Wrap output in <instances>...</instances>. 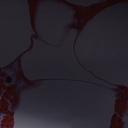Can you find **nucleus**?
<instances>
[{
  "label": "nucleus",
  "mask_w": 128,
  "mask_h": 128,
  "mask_svg": "<svg viewBox=\"0 0 128 128\" xmlns=\"http://www.w3.org/2000/svg\"><path fill=\"white\" fill-rule=\"evenodd\" d=\"M4 72H8V69L5 70H4Z\"/></svg>",
  "instance_id": "obj_10"
},
{
  "label": "nucleus",
  "mask_w": 128,
  "mask_h": 128,
  "mask_svg": "<svg viewBox=\"0 0 128 128\" xmlns=\"http://www.w3.org/2000/svg\"><path fill=\"white\" fill-rule=\"evenodd\" d=\"M110 115H108L107 116H106V122L104 124V126L102 128H108V124H110Z\"/></svg>",
  "instance_id": "obj_1"
},
{
  "label": "nucleus",
  "mask_w": 128,
  "mask_h": 128,
  "mask_svg": "<svg viewBox=\"0 0 128 128\" xmlns=\"http://www.w3.org/2000/svg\"><path fill=\"white\" fill-rule=\"evenodd\" d=\"M6 84V86H10V84H14V80H12V82H10V81H6L5 82Z\"/></svg>",
  "instance_id": "obj_5"
},
{
  "label": "nucleus",
  "mask_w": 128,
  "mask_h": 128,
  "mask_svg": "<svg viewBox=\"0 0 128 128\" xmlns=\"http://www.w3.org/2000/svg\"><path fill=\"white\" fill-rule=\"evenodd\" d=\"M124 84H126V86H128V83H125Z\"/></svg>",
  "instance_id": "obj_8"
},
{
  "label": "nucleus",
  "mask_w": 128,
  "mask_h": 128,
  "mask_svg": "<svg viewBox=\"0 0 128 128\" xmlns=\"http://www.w3.org/2000/svg\"><path fill=\"white\" fill-rule=\"evenodd\" d=\"M20 82H24V80H21Z\"/></svg>",
  "instance_id": "obj_7"
},
{
  "label": "nucleus",
  "mask_w": 128,
  "mask_h": 128,
  "mask_svg": "<svg viewBox=\"0 0 128 128\" xmlns=\"http://www.w3.org/2000/svg\"><path fill=\"white\" fill-rule=\"evenodd\" d=\"M18 110V108H16V110Z\"/></svg>",
  "instance_id": "obj_11"
},
{
  "label": "nucleus",
  "mask_w": 128,
  "mask_h": 128,
  "mask_svg": "<svg viewBox=\"0 0 128 128\" xmlns=\"http://www.w3.org/2000/svg\"><path fill=\"white\" fill-rule=\"evenodd\" d=\"M15 82H16V84H18V80H15Z\"/></svg>",
  "instance_id": "obj_6"
},
{
  "label": "nucleus",
  "mask_w": 128,
  "mask_h": 128,
  "mask_svg": "<svg viewBox=\"0 0 128 128\" xmlns=\"http://www.w3.org/2000/svg\"><path fill=\"white\" fill-rule=\"evenodd\" d=\"M8 108H10V110H16V108H14L12 106V104H10L8 105Z\"/></svg>",
  "instance_id": "obj_4"
},
{
  "label": "nucleus",
  "mask_w": 128,
  "mask_h": 128,
  "mask_svg": "<svg viewBox=\"0 0 128 128\" xmlns=\"http://www.w3.org/2000/svg\"><path fill=\"white\" fill-rule=\"evenodd\" d=\"M6 112L0 111V122L2 119H4L6 118Z\"/></svg>",
  "instance_id": "obj_2"
},
{
  "label": "nucleus",
  "mask_w": 128,
  "mask_h": 128,
  "mask_svg": "<svg viewBox=\"0 0 128 128\" xmlns=\"http://www.w3.org/2000/svg\"><path fill=\"white\" fill-rule=\"evenodd\" d=\"M8 66V65H0V66Z\"/></svg>",
  "instance_id": "obj_9"
},
{
  "label": "nucleus",
  "mask_w": 128,
  "mask_h": 128,
  "mask_svg": "<svg viewBox=\"0 0 128 128\" xmlns=\"http://www.w3.org/2000/svg\"><path fill=\"white\" fill-rule=\"evenodd\" d=\"M83 66H86V65H83Z\"/></svg>",
  "instance_id": "obj_12"
},
{
  "label": "nucleus",
  "mask_w": 128,
  "mask_h": 128,
  "mask_svg": "<svg viewBox=\"0 0 128 128\" xmlns=\"http://www.w3.org/2000/svg\"><path fill=\"white\" fill-rule=\"evenodd\" d=\"M114 107H112V105H111L110 108V115L112 114V113L114 112Z\"/></svg>",
  "instance_id": "obj_3"
}]
</instances>
